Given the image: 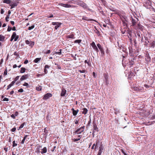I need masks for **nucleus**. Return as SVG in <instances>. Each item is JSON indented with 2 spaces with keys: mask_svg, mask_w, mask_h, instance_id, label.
<instances>
[{
  "mask_svg": "<svg viewBox=\"0 0 155 155\" xmlns=\"http://www.w3.org/2000/svg\"><path fill=\"white\" fill-rule=\"evenodd\" d=\"M84 126L82 127H80L78 129L76 130L74 132L73 134L74 135H75L76 134H80L82 133L83 134H84Z\"/></svg>",
  "mask_w": 155,
  "mask_h": 155,
  "instance_id": "nucleus-1",
  "label": "nucleus"
},
{
  "mask_svg": "<svg viewBox=\"0 0 155 155\" xmlns=\"http://www.w3.org/2000/svg\"><path fill=\"white\" fill-rule=\"evenodd\" d=\"M130 20L131 21L132 25L133 26H136V23L138 22V19L136 17H135L134 18H133L131 17Z\"/></svg>",
  "mask_w": 155,
  "mask_h": 155,
  "instance_id": "nucleus-2",
  "label": "nucleus"
},
{
  "mask_svg": "<svg viewBox=\"0 0 155 155\" xmlns=\"http://www.w3.org/2000/svg\"><path fill=\"white\" fill-rule=\"evenodd\" d=\"M52 24L53 25H55L54 28L55 29L57 30L61 26V23L58 22H53Z\"/></svg>",
  "mask_w": 155,
  "mask_h": 155,
  "instance_id": "nucleus-3",
  "label": "nucleus"
},
{
  "mask_svg": "<svg viewBox=\"0 0 155 155\" xmlns=\"http://www.w3.org/2000/svg\"><path fill=\"white\" fill-rule=\"evenodd\" d=\"M52 96V94L50 93H48L44 95L43 97V99L44 100H47Z\"/></svg>",
  "mask_w": 155,
  "mask_h": 155,
  "instance_id": "nucleus-4",
  "label": "nucleus"
},
{
  "mask_svg": "<svg viewBox=\"0 0 155 155\" xmlns=\"http://www.w3.org/2000/svg\"><path fill=\"white\" fill-rule=\"evenodd\" d=\"M78 5L84 8H87V5L82 1H80L78 2Z\"/></svg>",
  "mask_w": 155,
  "mask_h": 155,
  "instance_id": "nucleus-5",
  "label": "nucleus"
},
{
  "mask_svg": "<svg viewBox=\"0 0 155 155\" xmlns=\"http://www.w3.org/2000/svg\"><path fill=\"white\" fill-rule=\"evenodd\" d=\"M92 47L93 48V49L96 51L97 52L98 51V50L97 47V46L95 44V43L94 42H93L91 44Z\"/></svg>",
  "mask_w": 155,
  "mask_h": 155,
  "instance_id": "nucleus-6",
  "label": "nucleus"
},
{
  "mask_svg": "<svg viewBox=\"0 0 155 155\" xmlns=\"http://www.w3.org/2000/svg\"><path fill=\"white\" fill-rule=\"evenodd\" d=\"M59 5L61 6L67 8H70L72 6L71 5H70L68 4H64L62 3H60L59 4Z\"/></svg>",
  "mask_w": 155,
  "mask_h": 155,
  "instance_id": "nucleus-7",
  "label": "nucleus"
},
{
  "mask_svg": "<svg viewBox=\"0 0 155 155\" xmlns=\"http://www.w3.org/2000/svg\"><path fill=\"white\" fill-rule=\"evenodd\" d=\"M29 76V75L28 74L25 75H22L20 78V80L21 81H23L27 79Z\"/></svg>",
  "mask_w": 155,
  "mask_h": 155,
  "instance_id": "nucleus-8",
  "label": "nucleus"
},
{
  "mask_svg": "<svg viewBox=\"0 0 155 155\" xmlns=\"http://www.w3.org/2000/svg\"><path fill=\"white\" fill-rule=\"evenodd\" d=\"M12 37L14 38L15 41H16L18 38V36L16 35V34L15 32H14L13 33Z\"/></svg>",
  "mask_w": 155,
  "mask_h": 155,
  "instance_id": "nucleus-9",
  "label": "nucleus"
},
{
  "mask_svg": "<svg viewBox=\"0 0 155 155\" xmlns=\"http://www.w3.org/2000/svg\"><path fill=\"white\" fill-rule=\"evenodd\" d=\"M18 4V2H12L11 4L10 5V6H11V9H12L15 7L17 6Z\"/></svg>",
  "mask_w": 155,
  "mask_h": 155,
  "instance_id": "nucleus-10",
  "label": "nucleus"
},
{
  "mask_svg": "<svg viewBox=\"0 0 155 155\" xmlns=\"http://www.w3.org/2000/svg\"><path fill=\"white\" fill-rule=\"evenodd\" d=\"M66 38L67 39L68 38H72L74 39L75 37H74V35L73 33H71L69 35H68L66 36Z\"/></svg>",
  "mask_w": 155,
  "mask_h": 155,
  "instance_id": "nucleus-11",
  "label": "nucleus"
},
{
  "mask_svg": "<svg viewBox=\"0 0 155 155\" xmlns=\"http://www.w3.org/2000/svg\"><path fill=\"white\" fill-rule=\"evenodd\" d=\"M67 91L64 88H62V91L61 93V96H64L66 94Z\"/></svg>",
  "mask_w": 155,
  "mask_h": 155,
  "instance_id": "nucleus-12",
  "label": "nucleus"
},
{
  "mask_svg": "<svg viewBox=\"0 0 155 155\" xmlns=\"http://www.w3.org/2000/svg\"><path fill=\"white\" fill-rule=\"evenodd\" d=\"M47 148L45 147H44L43 148L41 149V154H43L47 152Z\"/></svg>",
  "mask_w": 155,
  "mask_h": 155,
  "instance_id": "nucleus-13",
  "label": "nucleus"
},
{
  "mask_svg": "<svg viewBox=\"0 0 155 155\" xmlns=\"http://www.w3.org/2000/svg\"><path fill=\"white\" fill-rule=\"evenodd\" d=\"M18 114V111H16L14 114H12L11 115V117L15 119L16 117L17 116Z\"/></svg>",
  "mask_w": 155,
  "mask_h": 155,
  "instance_id": "nucleus-14",
  "label": "nucleus"
},
{
  "mask_svg": "<svg viewBox=\"0 0 155 155\" xmlns=\"http://www.w3.org/2000/svg\"><path fill=\"white\" fill-rule=\"evenodd\" d=\"M71 110L73 112V114L74 116L76 115L79 111V110H75L74 108H72L71 109Z\"/></svg>",
  "mask_w": 155,
  "mask_h": 155,
  "instance_id": "nucleus-15",
  "label": "nucleus"
},
{
  "mask_svg": "<svg viewBox=\"0 0 155 155\" xmlns=\"http://www.w3.org/2000/svg\"><path fill=\"white\" fill-rule=\"evenodd\" d=\"M3 2L10 5L12 1L11 0H3Z\"/></svg>",
  "mask_w": 155,
  "mask_h": 155,
  "instance_id": "nucleus-16",
  "label": "nucleus"
},
{
  "mask_svg": "<svg viewBox=\"0 0 155 155\" xmlns=\"http://www.w3.org/2000/svg\"><path fill=\"white\" fill-rule=\"evenodd\" d=\"M87 111L88 110L87 108H84L82 109V113L84 114H86L87 113Z\"/></svg>",
  "mask_w": 155,
  "mask_h": 155,
  "instance_id": "nucleus-17",
  "label": "nucleus"
},
{
  "mask_svg": "<svg viewBox=\"0 0 155 155\" xmlns=\"http://www.w3.org/2000/svg\"><path fill=\"white\" fill-rule=\"evenodd\" d=\"M14 81H12V82L7 87V90H8L12 86L14 85Z\"/></svg>",
  "mask_w": 155,
  "mask_h": 155,
  "instance_id": "nucleus-18",
  "label": "nucleus"
},
{
  "mask_svg": "<svg viewBox=\"0 0 155 155\" xmlns=\"http://www.w3.org/2000/svg\"><path fill=\"white\" fill-rule=\"evenodd\" d=\"M103 147H99V150L97 155H101L102 152V150H103Z\"/></svg>",
  "mask_w": 155,
  "mask_h": 155,
  "instance_id": "nucleus-19",
  "label": "nucleus"
},
{
  "mask_svg": "<svg viewBox=\"0 0 155 155\" xmlns=\"http://www.w3.org/2000/svg\"><path fill=\"white\" fill-rule=\"evenodd\" d=\"M145 60L147 62L149 61H150V58L149 55H147L145 58Z\"/></svg>",
  "mask_w": 155,
  "mask_h": 155,
  "instance_id": "nucleus-20",
  "label": "nucleus"
},
{
  "mask_svg": "<svg viewBox=\"0 0 155 155\" xmlns=\"http://www.w3.org/2000/svg\"><path fill=\"white\" fill-rule=\"evenodd\" d=\"M26 69L25 68L23 67H22L21 68V70L20 72L21 73H23L25 72Z\"/></svg>",
  "mask_w": 155,
  "mask_h": 155,
  "instance_id": "nucleus-21",
  "label": "nucleus"
},
{
  "mask_svg": "<svg viewBox=\"0 0 155 155\" xmlns=\"http://www.w3.org/2000/svg\"><path fill=\"white\" fill-rule=\"evenodd\" d=\"M84 62L85 63H87L88 66H91V64L90 61H87V60H85Z\"/></svg>",
  "mask_w": 155,
  "mask_h": 155,
  "instance_id": "nucleus-22",
  "label": "nucleus"
},
{
  "mask_svg": "<svg viewBox=\"0 0 155 155\" xmlns=\"http://www.w3.org/2000/svg\"><path fill=\"white\" fill-rule=\"evenodd\" d=\"M138 90L139 91H143L144 90H145L146 89V88L144 89L143 87H138Z\"/></svg>",
  "mask_w": 155,
  "mask_h": 155,
  "instance_id": "nucleus-23",
  "label": "nucleus"
},
{
  "mask_svg": "<svg viewBox=\"0 0 155 155\" xmlns=\"http://www.w3.org/2000/svg\"><path fill=\"white\" fill-rule=\"evenodd\" d=\"M27 136H28L27 135H25V137L23 138V139L22 140V141L21 142V144H23L24 143V142L25 141V140Z\"/></svg>",
  "mask_w": 155,
  "mask_h": 155,
  "instance_id": "nucleus-24",
  "label": "nucleus"
},
{
  "mask_svg": "<svg viewBox=\"0 0 155 155\" xmlns=\"http://www.w3.org/2000/svg\"><path fill=\"white\" fill-rule=\"evenodd\" d=\"M41 58H36L34 60V61L35 63H38L39 61H40V60H41Z\"/></svg>",
  "mask_w": 155,
  "mask_h": 155,
  "instance_id": "nucleus-25",
  "label": "nucleus"
},
{
  "mask_svg": "<svg viewBox=\"0 0 155 155\" xmlns=\"http://www.w3.org/2000/svg\"><path fill=\"white\" fill-rule=\"evenodd\" d=\"M97 45L98 47V48H99V50H102V49H103V47L101 46V45L100 44H98Z\"/></svg>",
  "mask_w": 155,
  "mask_h": 155,
  "instance_id": "nucleus-26",
  "label": "nucleus"
},
{
  "mask_svg": "<svg viewBox=\"0 0 155 155\" xmlns=\"http://www.w3.org/2000/svg\"><path fill=\"white\" fill-rule=\"evenodd\" d=\"M4 39L5 37L2 35H0V41H4Z\"/></svg>",
  "mask_w": 155,
  "mask_h": 155,
  "instance_id": "nucleus-27",
  "label": "nucleus"
},
{
  "mask_svg": "<svg viewBox=\"0 0 155 155\" xmlns=\"http://www.w3.org/2000/svg\"><path fill=\"white\" fill-rule=\"evenodd\" d=\"M36 89L38 91H40L41 90L42 87L40 86H39L36 87Z\"/></svg>",
  "mask_w": 155,
  "mask_h": 155,
  "instance_id": "nucleus-28",
  "label": "nucleus"
},
{
  "mask_svg": "<svg viewBox=\"0 0 155 155\" xmlns=\"http://www.w3.org/2000/svg\"><path fill=\"white\" fill-rule=\"evenodd\" d=\"M35 43L34 41H30V44H29V46L32 47L34 45Z\"/></svg>",
  "mask_w": 155,
  "mask_h": 155,
  "instance_id": "nucleus-29",
  "label": "nucleus"
},
{
  "mask_svg": "<svg viewBox=\"0 0 155 155\" xmlns=\"http://www.w3.org/2000/svg\"><path fill=\"white\" fill-rule=\"evenodd\" d=\"M82 19L83 20H85L87 21L91 20H90L89 19H88L87 17L85 16H83L82 17Z\"/></svg>",
  "mask_w": 155,
  "mask_h": 155,
  "instance_id": "nucleus-30",
  "label": "nucleus"
},
{
  "mask_svg": "<svg viewBox=\"0 0 155 155\" xmlns=\"http://www.w3.org/2000/svg\"><path fill=\"white\" fill-rule=\"evenodd\" d=\"M50 52H51V51L50 50H48L47 51H46V50H45L43 51V53L44 54H49L50 53Z\"/></svg>",
  "mask_w": 155,
  "mask_h": 155,
  "instance_id": "nucleus-31",
  "label": "nucleus"
},
{
  "mask_svg": "<svg viewBox=\"0 0 155 155\" xmlns=\"http://www.w3.org/2000/svg\"><path fill=\"white\" fill-rule=\"evenodd\" d=\"M60 52H56L55 53H52L51 54H52V55H54L55 54H58L59 55H60V54H61V50L60 49Z\"/></svg>",
  "mask_w": 155,
  "mask_h": 155,
  "instance_id": "nucleus-32",
  "label": "nucleus"
},
{
  "mask_svg": "<svg viewBox=\"0 0 155 155\" xmlns=\"http://www.w3.org/2000/svg\"><path fill=\"white\" fill-rule=\"evenodd\" d=\"M17 145V144L15 143V141H13L12 142V146L13 147H15Z\"/></svg>",
  "mask_w": 155,
  "mask_h": 155,
  "instance_id": "nucleus-33",
  "label": "nucleus"
},
{
  "mask_svg": "<svg viewBox=\"0 0 155 155\" xmlns=\"http://www.w3.org/2000/svg\"><path fill=\"white\" fill-rule=\"evenodd\" d=\"M19 76H17L14 79V81H14V83H15V82L18 80L19 78Z\"/></svg>",
  "mask_w": 155,
  "mask_h": 155,
  "instance_id": "nucleus-34",
  "label": "nucleus"
},
{
  "mask_svg": "<svg viewBox=\"0 0 155 155\" xmlns=\"http://www.w3.org/2000/svg\"><path fill=\"white\" fill-rule=\"evenodd\" d=\"M23 85L24 86H26V87H29V85L26 82H25L23 84Z\"/></svg>",
  "mask_w": 155,
  "mask_h": 155,
  "instance_id": "nucleus-35",
  "label": "nucleus"
},
{
  "mask_svg": "<svg viewBox=\"0 0 155 155\" xmlns=\"http://www.w3.org/2000/svg\"><path fill=\"white\" fill-rule=\"evenodd\" d=\"M81 40H77L75 41L74 43H79L81 42Z\"/></svg>",
  "mask_w": 155,
  "mask_h": 155,
  "instance_id": "nucleus-36",
  "label": "nucleus"
},
{
  "mask_svg": "<svg viewBox=\"0 0 155 155\" xmlns=\"http://www.w3.org/2000/svg\"><path fill=\"white\" fill-rule=\"evenodd\" d=\"M35 27V25H32V26H30L28 27V29L29 30H31L32 29H33Z\"/></svg>",
  "mask_w": 155,
  "mask_h": 155,
  "instance_id": "nucleus-37",
  "label": "nucleus"
},
{
  "mask_svg": "<svg viewBox=\"0 0 155 155\" xmlns=\"http://www.w3.org/2000/svg\"><path fill=\"white\" fill-rule=\"evenodd\" d=\"M25 125V123L22 124L19 127L18 130L22 128Z\"/></svg>",
  "mask_w": 155,
  "mask_h": 155,
  "instance_id": "nucleus-38",
  "label": "nucleus"
},
{
  "mask_svg": "<svg viewBox=\"0 0 155 155\" xmlns=\"http://www.w3.org/2000/svg\"><path fill=\"white\" fill-rule=\"evenodd\" d=\"M78 71L80 72L81 73H85L86 72H87L85 70H79Z\"/></svg>",
  "mask_w": 155,
  "mask_h": 155,
  "instance_id": "nucleus-39",
  "label": "nucleus"
},
{
  "mask_svg": "<svg viewBox=\"0 0 155 155\" xmlns=\"http://www.w3.org/2000/svg\"><path fill=\"white\" fill-rule=\"evenodd\" d=\"M134 91H139V88L138 87H134Z\"/></svg>",
  "mask_w": 155,
  "mask_h": 155,
  "instance_id": "nucleus-40",
  "label": "nucleus"
},
{
  "mask_svg": "<svg viewBox=\"0 0 155 155\" xmlns=\"http://www.w3.org/2000/svg\"><path fill=\"white\" fill-rule=\"evenodd\" d=\"M9 18V15H7L6 17L5 18V20L6 21H8V19Z\"/></svg>",
  "mask_w": 155,
  "mask_h": 155,
  "instance_id": "nucleus-41",
  "label": "nucleus"
},
{
  "mask_svg": "<svg viewBox=\"0 0 155 155\" xmlns=\"http://www.w3.org/2000/svg\"><path fill=\"white\" fill-rule=\"evenodd\" d=\"M25 43L27 45H29L30 44V41H29L28 40H26L25 41Z\"/></svg>",
  "mask_w": 155,
  "mask_h": 155,
  "instance_id": "nucleus-42",
  "label": "nucleus"
},
{
  "mask_svg": "<svg viewBox=\"0 0 155 155\" xmlns=\"http://www.w3.org/2000/svg\"><path fill=\"white\" fill-rule=\"evenodd\" d=\"M12 29V28L11 27H10L9 26H8V29H7V31H11Z\"/></svg>",
  "mask_w": 155,
  "mask_h": 155,
  "instance_id": "nucleus-43",
  "label": "nucleus"
},
{
  "mask_svg": "<svg viewBox=\"0 0 155 155\" xmlns=\"http://www.w3.org/2000/svg\"><path fill=\"white\" fill-rule=\"evenodd\" d=\"M3 101H9V99L8 98L6 97L4 98L3 99Z\"/></svg>",
  "mask_w": 155,
  "mask_h": 155,
  "instance_id": "nucleus-44",
  "label": "nucleus"
},
{
  "mask_svg": "<svg viewBox=\"0 0 155 155\" xmlns=\"http://www.w3.org/2000/svg\"><path fill=\"white\" fill-rule=\"evenodd\" d=\"M41 148V146H39V147H38V150H37V152H38V153H41V151H40V148Z\"/></svg>",
  "mask_w": 155,
  "mask_h": 155,
  "instance_id": "nucleus-45",
  "label": "nucleus"
},
{
  "mask_svg": "<svg viewBox=\"0 0 155 155\" xmlns=\"http://www.w3.org/2000/svg\"><path fill=\"white\" fill-rule=\"evenodd\" d=\"M16 130V127H14L11 129V131L12 132H14Z\"/></svg>",
  "mask_w": 155,
  "mask_h": 155,
  "instance_id": "nucleus-46",
  "label": "nucleus"
},
{
  "mask_svg": "<svg viewBox=\"0 0 155 155\" xmlns=\"http://www.w3.org/2000/svg\"><path fill=\"white\" fill-rule=\"evenodd\" d=\"M18 91V92H22L23 91V90L22 88H21V89H19Z\"/></svg>",
  "mask_w": 155,
  "mask_h": 155,
  "instance_id": "nucleus-47",
  "label": "nucleus"
},
{
  "mask_svg": "<svg viewBox=\"0 0 155 155\" xmlns=\"http://www.w3.org/2000/svg\"><path fill=\"white\" fill-rule=\"evenodd\" d=\"M80 140V138H76L74 139V142H76Z\"/></svg>",
  "mask_w": 155,
  "mask_h": 155,
  "instance_id": "nucleus-48",
  "label": "nucleus"
},
{
  "mask_svg": "<svg viewBox=\"0 0 155 155\" xmlns=\"http://www.w3.org/2000/svg\"><path fill=\"white\" fill-rule=\"evenodd\" d=\"M44 73H45V74H46L47 73H48V71L45 68L44 70Z\"/></svg>",
  "mask_w": 155,
  "mask_h": 155,
  "instance_id": "nucleus-49",
  "label": "nucleus"
},
{
  "mask_svg": "<svg viewBox=\"0 0 155 155\" xmlns=\"http://www.w3.org/2000/svg\"><path fill=\"white\" fill-rule=\"evenodd\" d=\"M50 68V66L48 65H46L45 66V68Z\"/></svg>",
  "mask_w": 155,
  "mask_h": 155,
  "instance_id": "nucleus-50",
  "label": "nucleus"
},
{
  "mask_svg": "<svg viewBox=\"0 0 155 155\" xmlns=\"http://www.w3.org/2000/svg\"><path fill=\"white\" fill-rule=\"evenodd\" d=\"M82 135H78V138H80V139L82 137Z\"/></svg>",
  "mask_w": 155,
  "mask_h": 155,
  "instance_id": "nucleus-51",
  "label": "nucleus"
},
{
  "mask_svg": "<svg viewBox=\"0 0 155 155\" xmlns=\"http://www.w3.org/2000/svg\"><path fill=\"white\" fill-rule=\"evenodd\" d=\"M4 11L2 8L1 9V14H3L4 13Z\"/></svg>",
  "mask_w": 155,
  "mask_h": 155,
  "instance_id": "nucleus-52",
  "label": "nucleus"
},
{
  "mask_svg": "<svg viewBox=\"0 0 155 155\" xmlns=\"http://www.w3.org/2000/svg\"><path fill=\"white\" fill-rule=\"evenodd\" d=\"M28 62V60H26L25 61H24V63L25 64H27Z\"/></svg>",
  "mask_w": 155,
  "mask_h": 155,
  "instance_id": "nucleus-53",
  "label": "nucleus"
},
{
  "mask_svg": "<svg viewBox=\"0 0 155 155\" xmlns=\"http://www.w3.org/2000/svg\"><path fill=\"white\" fill-rule=\"evenodd\" d=\"M144 86L146 88H149L150 86L147 85H146V84H145L144 85Z\"/></svg>",
  "mask_w": 155,
  "mask_h": 155,
  "instance_id": "nucleus-54",
  "label": "nucleus"
},
{
  "mask_svg": "<svg viewBox=\"0 0 155 155\" xmlns=\"http://www.w3.org/2000/svg\"><path fill=\"white\" fill-rule=\"evenodd\" d=\"M101 53V54H104V51L103 50V49L101 50H100Z\"/></svg>",
  "mask_w": 155,
  "mask_h": 155,
  "instance_id": "nucleus-55",
  "label": "nucleus"
},
{
  "mask_svg": "<svg viewBox=\"0 0 155 155\" xmlns=\"http://www.w3.org/2000/svg\"><path fill=\"white\" fill-rule=\"evenodd\" d=\"M75 124H77L78 123V121L77 120H75Z\"/></svg>",
  "mask_w": 155,
  "mask_h": 155,
  "instance_id": "nucleus-56",
  "label": "nucleus"
},
{
  "mask_svg": "<svg viewBox=\"0 0 155 155\" xmlns=\"http://www.w3.org/2000/svg\"><path fill=\"white\" fill-rule=\"evenodd\" d=\"M44 75V74H38L37 75V76L38 77H39L40 76H42V75Z\"/></svg>",
  "mask_w": 155,
  "mask_h": 155,
  "instance_id": "nucleus-57",
  "label": "nucleus"
},
{
  "mask_svg": "<svg viewBox=\"0 0 155 155\" xmlns=\"http://www.w3.org/2000/svg\"><path fill=\"white\" fill-rule=\"evenodd\" d=\"M11 23L12 25H14V24H15V23H14V21H11Z\"/></svg>",
  "mask_w": 155,
  "mask_h": 155,
  "instance_id": "nucleus-58",
  "label": "nucleus"
},
{
  "mask_svg": "<svg viewBox=\"0 0 155 155\" xmlns=\"http://www.w3.org/2000/svg\"><path fill=\"white\" fill-rule=\"evenodd\" d=\"M14 93V91H11L10 92V94L12 95Z\"/></svg>",
  "mask_w": 155,
  "mask_h": 155,
  "instance_id": "nucleus-59",
  "label": "nucleus"
},
{
  "mask_svg": "<svg viewBox=\"0 0 155 155\" xmlns=\"http://www.w3.org/2000/svg\"><path fill=\"white\" fill-rule=\"evenodd\" d=\"M7 74V71L6 70H5L4 72V75H6Z\"/></svg>",
  "mask_w": 155,
  "mask_h": 155,
  "instance_id": "nucleus-60",
  "label": "nucleus"
},
{
  "mask_svg": "<svg viewBox=\"0 0 155 155\" xmlns=\"http://www.w3.org/2000/svg\"><path fill=\"white\" fill-rule=\"evenodd\" d=\"M17 67V66L16 64L14 65L13 66V68H16Z\"/></svg>",
  "mask_w": 155,
  "mask_h": 155,
  "instance_id": "nucleus-61",
  "label": "nucleus"
},
{
  "mask_svg": "<svg viewBox=\"0 0 155 155\" xmlns=\"http://www.w3.org/2000/svg\"><path fill=\"white\" fill-rule=\"evenodd\" d=\"M95 143H94V144L93 145H92V147H91V149H94V146H95Z\"/></svg>",
  "mask_w": 155,
  "mask_h": 155,
  "instance_id": "nucleus-62",
  "label": "nucleus"
},
{
  "mask_svg": "<svg viewBox=\"0 0 155 155\" xmlns=\"http://www.w3.org/2000/svg\"><path fill=\"white\" fill-rule=\"evenodd\" d=\"M12 30L13 31H15L16 30V28L15 27H13L12 28Z\"/></svg>",
  "mask_w": 155,
  "mask_h": 155,
  "instance_id": "nucleus-63",
  "label": "nucleus"
},
{
  "mask_svg": "<svg viewBox=\"0 0 155 155\" xmlns=\"http://www.w3.org/2000/svg\"><path fill=\"white\" fill-rule=\"evenodd\" d=\"M4 150L6 151L7 152L8 151V148H4Z\"/></svg>",
  "mask_w": 155,
  "mask_h": 155,
  "instance_id": "nucleus-64",
  "label": "nucleus"
}]
</instances>
